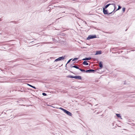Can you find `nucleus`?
Masks as SVG:
<instances>
[{
    "label": "nucleus",
    "instance_id": "obj_1",
    "mask_svg": "<svg viewBox=\"0 0 135 135\" xmlns=\"http://www.w3.org/2000/svg\"><path fill=\"white\" fill-rule=\"evenodd\" d=\"M96 38V36L95 35H90L88 36L87 38V40H89L90 39H93Z\"/></svg>",
    "mask_w": 135,
    "mask_h": 135
},
{
    "label": "nucleus",
    "instance_id": "obj_2",
    "mask_svg": "<svg viewBox=\"0 0 135 135\" xmlns=\"http://www.w3.org/2000/svg\"><path fill=\"white\" fill-rule=\"evenodd\" d=\"M64 59V57H63V56L60 57L58 58L57 59H56L55 61H60L61 60H63Z\"/></svg>",
    "mask_w": 135,
    "mask_h": 135
},
{
    "label": "nucleus",
    "instance_id": "obj_3",
    "mask_svg": "<svg viewBox=\"0 0 135 135\" xmlns=\"http://www.w3.org/2000/svg\"><path fill=\"white\" fill-rule=\"evenodd\" d=\"M105 8H103V12L104 14H109V13H108V12L107 10H105Z\"/></svg>",
    "mask_w": 135,
    "mask_h": 135
},
{
    "label": "nucleus",
    "instance_id": "obj_4",
    "mask_svg": "<svg viewBox=\"0 0 135 135\" xmlns=\"http://www.w3.org/2000/svg\"><path fill=\"white\" fill-rule=\"evenodd\" d=\"M112 5L113 6L114 8V10L112 12H111L110 13H109V14H110L112 13L113 12H114L115 11L114 10H115V9L116 8V7L115 5V4L113 3V4H112Z\"/></svg>",
    "mask_w": 135,
    "mask_h": 135
},
{
    "label": "nucleus",
    "instance_id": "obj_5",
    "mask_svg": "<svg viewBox=\"0 0 135 135\" xmlns=\"http://www.w3.org/2000/svg\"><path fill=\"white\" fill-rule=\"evenodd\" d=\"M74 78L81 80V76H74Z\"/></svg>",
    "mask_w": 135,
    "mask_h": 135
},
{
    "label": "nucleus",
    "instance_id": "obj_6",
    "mask_svg": "<svg viewBox=\"0 0 135 135\" xmlns=\"http://www.w3.org/2000/svg\"><path fill=\"white\" fill-rule=\"evenodd\" d=\"M95 70H93V69H89V70H86V72H87V73L89 72H95Z\"/></svg>",
    "mask_w": 135,
    "mask_h": 135
},
{
    "label": "nucleus",
    "instance_id": "obj_7",
    "mask_svg": "<svg viewBox=\"0 0 135 135\" xmlns=\"http://www.w3.org/2000/svg\"><path fill=\"white\" fill-rule=\"evenodd\" d=\"M102 54V51H97L96 52V53L95 54V55H98L100 54Z\"/></svg>",
    "mask_w": 135,
    "mask_h": 135
},
{
    "label": "nucleus",
    "instance_id": "obj_8",
    "mask_svg": "<svg viewBox=\"0 0 135 135\" xmlns=\"http://www.w3.org/2000/svg\"><path fill=\"white\" fill-rule=\"evenodd\" d=\"M91 59V57H86L85 58L83 59H82L83 60H89Z\"/></svg>",
    "mask_w": 135,
    "mask_h": 135
},
{
    "label": "nucleus",
    "instance_id": "obj_9",
    "mask_svg": "<svg viewBox=\"0 0 135 135\" xmlns=\"http://www.w3.org/2000/svg\"><path fill=\"white\" fill-rule=\"evenodd\" d=\"M83 64L85 65H88V63L86 61H84L83 62Z\"/></svg>",
    "mask_w": 135,
    "mask_h": 135
},
{
    "label": "nucleus",
    "instance_id": "obj_10",
    "mask_svg": "<svg viewBox=\"0 0 135 135\" xmlns=\"http://www.w3.org/2000/svg\"><path fill=\"white\" fill-rule=\"evenodd\" d=\"M68 115L70 116H71L72 115L71 113L69 111H68L66 113Z\"/></svg>",
    "mask_w": 135,
    "mask_h": 135
},
{
    "label": "nucleus",
    "instance_id": "obj_11",
    "mask_svg": "<svg viewBox=\"0 0 135 135\" xmlns=\"http://www.w3.org/2000/svg\"><path fill=\"white\" fill-rule=\"evenodd\" d=\"M112 5V4H108L106 5L104 8H105V9H106L107 8H108L110 5Z\"/></svg>",
    "mask_w": 135,
    "mask_h": 135
},
{
    "label": "nucleus",
    "instance_id": "obj_12",
    "mask_svg": "<svg viewBox=\"0 0 135 135\" xmlns=\"http://www.w3.org/2000/svg\"><path fill=\"white\" fill-rule=\"evenodd\" d=\"M99 66L101 68L103 67V64L102 62H100L99 63Z\"/></svg>",
    "mask_w": 135,
    "mask_h": 135
},
{
    "label": "nucleus",
    "instance_id": "obj_13",
    "mask_svg": "<svg viewBox=\"0 0 135 135\" xmlns=\"http://www.w3.org/2000/svg\"><path fill=\"white\" fill-rule=\"evenodd\" d=\"M121 8V7L120 6H118V8L113 13L114 14L116 11L119 10V9H120Z\"/></svg>",
    "mask_w": 135,
    "mask_h": 135
},
{
    "label": "nucleus",
    "instance_id": "obj_14",
    "mask_svg": "<svg viewBox=\"0 0 135 135\" xmlns=\"http://www.w3.org/2000/svg\"><path fill=\"white\" fill-rule=\"evenodd\" d=\"M71 67L72 68H76V69H79V68L78 66H77L75 65H74L73 66Z\"/></svg>",
    "mask_w": 135,
    "mask_h": 135
},
{
    "label": "nucleus",
    "instance_id": "obj_15",
    "mask_svg": "<svg viewBox=\"0 0 135 135\" xmlns=\"http://www.w3.org/2000/svg\"><path fill=\"white\" fill-rule=\"evenodd\" d=\"M27 85H28L29 86L33 88L36 89V88L34 86H32L30 84H27Z\"/></svg>",
    "mask_w": 135,
    "mask_h": 135
},
{
    "label": "nucleus",
    "instance_id": "obj_16",
    "mask_svg": "<svg viewBox=\"0 0 135 135\" xmlns=\"http://www.w3.org/2000/svg\"><path fill=\"white\" fill-rule=\"evenodd\" d=\"M67 77L72 78H74V76H73L68 75Z\"/></svg>",
    "mask_w": 135,
    "mask_h": 135
},
{
    "label": "nucleus",
    "instance_id": "obj_17",
    "mask_svg": "<svg viewBox=\"0 0 135 135\" xmlns=\"http://www.w3.org/2000/svg\"><path fill=\"white\" fill-rule=\"evenodd\" d=\"M116 115L118 117L120 118L121 117V116H120V114H116Z\"/></svg>",
    "mask_w": 135,
    "mask_h": 135
},
{
    "label": "nucleus",
    "instance_id": "obj_18",
    "mask_svg": "<svg viewBox=\"0 0 135 135\" xmlns=\"http://www.w3.org/2000/svg\"><path fill=\"white\" fill-rule=\"evenodd\" d=\"M80 71H83V72H86V71H85L84 70L80 69H79Z\"/></svg>",
    "mask_w": 135,
    "mask_h": 135
},
{
    "label": "nucleus",
    "instance_id": "obj_19",
    "mask_svg": "<svg viewBox=\"0 0 135 135\" xmlns=\"http://www.w3.org/2000/svg\"><path fill=\"white\" fill-rule=\"evenodd\" d=\"M42 95L44 96L47 95L46 94L44 93H42Z\"/></svg>",
    "mask_w": 135,
    "mask_h": 135
},
{
    "label": "nucleus",
    "instance_id": "obj_20",
    "mask_svg": "<svg viewBox=\"0 0 135 135\" xmlns=\"http://www.w3.org/2000/svg\"><path fill=\"white\" fill-rule=\"evenodd\" d=\"M125 8H122V11H123V12H124L125 10Z\"/></svg>",
    "mask_w": 135,
    "mask_h": 135
},
{
    "label": "nucleus",
    "instance_id": "obj_21",
    "mask_svg": "<svg viewBox=\"0 0 135 135\" xmlns=\"http://www.w3.org/2000/svg\"><path fill=\"white\" fill-rule=\"evenodd\" d=\"M78 58H74L73 60L72 61H75V60H78Z\"/></svg>",
    "mask_w": 135,
    "mask_h": 135
},
{
    "label": "nucleus",
    "instance_id": "obj_22",
    "mask_svg": "<svg viewBox=\"0 0 135 135\" xmlns=\"http://www.w3.org/2000/svg\"><path fill=\"white\" fill-rule=\"evenodd\" d=\"M72 59H70L69 60H68V61L67 64L69 63L71 61V60Z\"/></svg>",
    "mask_w": 135,
    "mask_h": 135
},
{
    "label": "nucleus",
    "instance_id": "obj_23",
    "mask_svg": "<svg viewBox=\"0 0 135 135\" xmlns=\"http://www.w3.org/2000/svg\"><path fill=\"white\" fill-rule=\"evenodd\" d=\"M66 110L65 109H63L62 110L64 112H65Z\"/></svg>",
    "mask_w": 135,
    "mask_h": 135
},
{
    "label": "nucleus",
    "instance_id": "obj_24",
    "mask_svg": "<svg viewBox=\"0 0 135 135\" xmlns=\"http://www.w3.org/2000/svg\"><path fill=\"white\" fill-rule=\"evenodd\" d=\"M66 110L65 109H63L62 110L64 112H65Z\"/></svg>",
    "mask_w": 135,
    "mask_h": 135
},
{
    "label": "nucleus",
    "instance_id": "obj_25",
    "mask_svg": "<svg viewBox=\"0 0 135 135\" xmlns=\"http://www.w3.org/2000/svg\"><path fill=\"white\" fill-rule=\"evenodd\" d=\"M59 109L61 110H62L63 109V108H59Z\"/></svg>",
    "mask_w": 135,
    "mask_h": 135
},
{
    "label": "nucleus",
    "instance_id": "obj_26",
    "mask_svg": "<svg viewBox=\"0 0 135 135\" xmlns=\"http://www.w3.org/2000/svg\"><path fill=\"white\" fill-rule=\"evenodd\" d=\"M68 111V110H66L65 113H66Z\"/></svg>",
    "mask_w": 135,
    "mask_h": 135
},
{
    "label": "nucleus",
    "instance_id": "obj_27",
    "mask_svg": "<svg viewBox=\"0 0 135 135\" xmlns=\"http://www.w3.org/2000/svg\"><path fill=\"white\" fill-rule=\"evenodd\" d=\"M84 22H85V23L86 24H87V23H86V22L85 21H84Z\"/></svg>",
    "mask_w": 135,
    "mask_h": 135
},
{
    "label": "nucleus",
    "instance_id": "obj_28",
    "mask_svg": "<svg viewBox=\"0 0 135 135\" xmlns=\"http://www.w3.org/2000/svg\"><path fill=\"white\" fill-rule=\"evenodd\" d=\"M65 16V15H61V16H62L63 17V16Z\"/></svg>",
    "mask_w": 135,
    "mask_h": 135
},
{
    "label": "nucleus",
    "instance_id": "obj_29",
    "mask_svg": "<svg viewBox=\"0 0 135 135\" xmlns=\"http://www.w3.org/2000/svg\"><path fill=\"white\" fill-rule=\"evenodd\" d=\"M111 8H112V9H113V7H111Z\"/></svg>",
    "mask_w": 135,
    "mask_h": 135
},
{
    "label": "nucleus",
    "instance_id": "obj_30",
    "mask_svg": "<svg viewBox=\"0 0 135 135\" xmlns=\"http://www.w3.org/2000/svg\"><path fill=\"white\" fill-rule=\"evenodd\" d=\"M21 91V92H23V90H22V91Z\"/></svg>",
    "mask_w": 135,
    "mask_h": 135
},
{
    "label": "nucleus",
    "instance_id": "obj_31",
    "mask_svg": "<svg viewBox=\"0 0 135 135\" xmlns=\"http://www.w3.org/2000/svg\"><path fill=\"white\" fill-rule=\"evenodd\" d=\"M65 12H63L62 13H65Z\"/></svg>",
    "mask_w": 135,
    "mask_h": 135
}]
</instances>
